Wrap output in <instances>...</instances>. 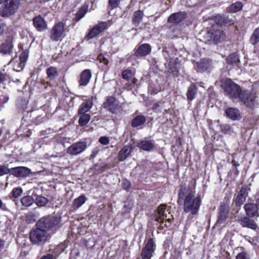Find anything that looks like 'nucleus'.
Listing matches in <instances>:
<instances>
[{"label": "nucleus", "instance_id": "obj_19", "mask_svg": "<svg viewBox=\"0 0 259 259\" xmlns=\"http://www.w3.org/2000/svg\"><path fill=\"white\" fill-rule=\"evenodd\" d=\"M226 115L230 119L236 120L241 118V115L239 110L236 108L230 107L225 110Z\"/></svg>", "mask_w": 259, "mask_h": 259}, {"label": "nucleus", "instance_id": "obj_30", "mask_svg": "<svg viewBox=\"0 0 259 259\" xmlns=\"http://www.w3.org/2000/svg\"><path fill=\"white\" fill-rule=\"evenodd\" d=\"M46 73L48 77L50 80H54L59 75L57 69L54 67H50L47 68L46 70Z\"/></svg>", "mask_w": 259, "mask_h": 259}, {"label": "nucleus", "instance_id": "obj_5", "mask_svg": "<svg viewBox=\"0 0 259 259\" xmlns=\"http://www.w3.org/2000/svg\"><path fill=\"white\" fill-rule=\"evenodd\" d=\"M59 221L56 217L48 216L42 218L36 223V227H40L46 231L57 225Z\"/></svg>", "mask_w": 259, "mask_h": 259}, {"label": "nucleus", "instance_id": "obj_21", "mask_svg": "<svg viewBox=\"0 0 259 259\" xmlns=\"http://www.w3.org/2000/svg\"><path fill=\"white\" fill-rule=\"evenodd\" d=\"M247 196V189L245 188H242L238 193V195L235 200V204L237 205L240 206L246 200V198Z\"/></svg>", "mask_w": 259, "mask_h": 259}, {"label": "nucleus", "instance_id": "obj_34", "mask_svg": "<svg viewBox=\"0 0 259 259\" xmlns=\"http://www.w3.org/2000/svg\"><path fill=\"white\" fill-rule=\"evenodd\" d=\"M34 199L30 195H27L23 197L21 199V202L23 206L25 207H29L34 203Z\"/></svg>", "mask_w": 259, "mask_h": 259}, {"label": "nucleus", "instance_id": "obj_36", "mask_svg": "<svg viewBox=\"0 0 259 259\" xmlns=\"http://www.w3.org/2000/svg\"><path fill=\"white\" fill-rule=\"evenodd\" d=\"M249 41L253 45H255L259 42V27L254 30L250 37Z\"/></svg>", "mask_w": 259, "mask_h": 259}, {"label": "nucleus", "instance_id": "obj_9", "mask_svg": "<svg viewBox=\"0 0 259 259\" xmlns=\"http://www.w3.org/2000/svg\"><path fill=\"white\" fill-rule=\"evenodd\" d=\"M108 26V24L106 22H101L99 23L90 30L87 36V39L89 40L96 37L101 33L107 29Z\"/></svg>", "mask_w": 259, "mask_h": 259}, {"label": "nucleus", "instance_id": "obj_15", "mask_svg": "<svg viewBox=\"0 0 259 259\" xmlns=\"http://www.w3.org/2000/svg\"><path fill=\"white\" fill-rule=\"evenodd\" d=\"M246 215L249 217H258V206L256 204L252 203L246 204L244 206Z\"/></svg>", "mask_w": 259, "mask_h": 259}, {"label": "nucleus", "instance_id": "obj_14", "mask_svg": "<svg viewBox=\"0 0 259 259\" xmlns=\"http://www.w3.org/2000/svg\"><path fill=\"white\" fill-rule=\"evenodd\" d=\"M229 211V207L225 203L222 204L220 207L219 215L217 220V224L224 223L228 218Z\"/></svg>", "mask_w": 259, "mask_h": 259}, {"label": "nucleus", "instance_id": "obj_2", "mask_svg": "<svg viewBox=\"0 0 259 259\" xmlns=\"http://www.w3.org/2000/svg\"><path fill=\"white\" fill-rule=\"evenodd\" d=\"M29 238L32 244L41 245L49 239L50 237L46 230L37 227L30 232Z\"/></svg>", "mask_w": 259, "mask_h": 259}, {"label": "nucleus", "instance_id": "obj_28", "mask_svg": "<svg viewBox=\"0 0 259 259\" xmlns=\"http://www.w3.org/2000/svg\"><path fill=\"white\" fill-rule=\"evenodd\" d=\"M9 64H12L14 67V70L17 72L22 70L25 65L24 63L19 61V59L17 60V58L12 59Z\"/></svg>", "mask_w": 259, "mask_h": 259}, {"label": "nucleus", "instance_id": "obj_26", "mask_svg": "<svg viewBox=\"0 0 259 259\" xmlns=\"http://www.w3.org/2000/svg\"><path fill=\"white\" fill-rule=\"evenodd\" d=\"M13 48L12 40H7L0 46V52L4 54H9L12 52Z\"/></svg>", "mask_w": 259, "mask_h": 259}, {"label": "nucleus", "instance_id": "obj_6", "mask_svg": "<svg viewBox=\"0 0 259 259\" xmlns=\"http://www.w3.org/2000/svg\"><path fill=\"white\" fill-rule=\"evenodd\" d=\"M156 245L152 238H149L143 248L141 256L142 259H150L154 253Z\"/></svg>", "mask_w": 259, "mask_h": 259}, {"label": "nucleus", "instance_id": "obj_35", "mask_svg": "<svg viewBox=\"0 0 259 259\" xmlns=\"http://www.w3.org/2000/svg\"><path fill=\"white\" fill-rule=\"evenodd\" d=\"M143 13L141 11H136L133 15V22L135 25H138L142 20Z\"/></svg>", "mask_w": 259, "mask_h": 259}, {"label": "nucleus", "instance_id": "obj_33", "mask_svg": "<svg viewBox=\"0 0 259 259\" xmlns=\"http://www.w3.org/2000/svg\"><path fill=\"white\" fill-rule=\"evenodd\" d=\"M88 10V6L84 5L82 6L76 14L74 20L75 21H78L80 19L83 17L87 13Z\"/></svg>", "mask_w": 259, "mask_h": 259}, {"label": "nucleus", "instance_id": "obj_38", "mask_svg": "<svg viewBox=\"0 0 259 259\" xmlns=\"http://www.w3.org/2000/svg\"><path fill=\"white\" fill-rule=\"evenodd\" d=\"M239 62V57L236 54H231L229 55L227 59V62L228 64H232L234 66L237 65Z\"/></svg>", "mask_w": 259, "mask_h": 259}, {"label": "nucleus", "instance_id": "obj_3", "mask_svg": "<svg viewBox=\"0 0 259 259\" xmlns=\"http://www.w3.org/2000/svg\"><path fill=\"white\" fill-rule=\"evenodd\" d=\"M20 0H6L0 8V15L3 17H9L17 11Z\"/></svg>", "mask_w": 259, "mask_h": 259}, {"label": "nucleus", "instance_id": "obj_56", "mask_svg": "<svg viewBox=\"0 0 259 259\" xmlns=\"http://www.w3.org/2000/svg\"><path fill=\"white\" fill-rule=\"evenodd\" d=\"M6 79V74L0 72V83L3 82Z\"/></svg>", "mask_w": 259, "mask_h": 259}, {"label": "nucleus", "instance_id": "obj_13", "mask_svg": "<svg viewBox=\"0 0 259 259\" xmlns=\"http://www.w3.org/2000/svg\"><path fill=\"white\" fill-rule=\"evenodd\" d=\"M194 67L198 72L208 71L211 68V61L206 59H201Z\"/></svg>", "mask_w": 259, "mask_h": 259}, {"label": "nucleus", "instance_id": "obj_4", "mask_svg": "<svg viewBox=\"0 0 259 259\" xmlns=\"http://www.w3.org/2000/svg\"><path fill=\"white\" fill-rule=\"evenodd\" d=\"M222 86L224 92L231 98H237L241 93L240 87L230 79L224 80Z\"/></svg>", "mask_w": 259, "mask_h": 259}, {"label": "nucleus", "instance_id": "obj_45", "mask_svg": "<svg viewBox=\"0 0 259 259\" xmlns=\"http://www.w3.org/2000/svg\"><path fill=\"white\" fill-rule=\"evenodd\" d=\"M35 203L38 206H43L48 203V199L45 197L38 196L36 199Z\"/></svg>", "mask_w": 259, "mask_h": 259}, {"label": "nucleus", "instance_id": "obj_42", "mask_svg": "<svg viewBox=\"0 0 259 259\" xmlns=\"http://www.w3.org/2000/svg\"><path fill=\"white\" fill-rule=\"evenodd\" d=\"M187 190V186L185 184L181 185L180 186V189L179 192V198L178 200V202L179 203L180 200L182 201L183 200L184 196L186 193Z\"/></svg>", "mask_w": 259, "mask_h": 259}, {"label": "nucleus", "instance_id": "obj_48", "mask_svg": "<svg viewBox=\"0 0 259 259\" xmlns=\"http://www.w3.org/2000/svg\"><path fill=\"white\" fill-rule=\"evenodd\" d=\"M132 75V71L131 70L127 69L124 70L122 73V77L123 79H127Z\"/></svg>", "mask_w": 259, "mask_h": 259}, {"label": "nucleus", "instance_id": "obj_60", "mask_svg": "<svg viewBox=\"0 0 259 259\" xmlns=\"http://www.w3.org/2000/svg\"><path fill=\"white\" fill-rule=\"evenodd\" d=\"M97 153H98V150L97 149H94L93 151V152H92L91 156L93 158H94L95 157H96V156L97 155Z\"/></svg>", "mask_w": 259, "mask_h": 259}, {"label": "nucleus", "instance_id": "obj_50", "mask_svg": "<svg viewBox=\"0 0 259 259\" xmlns=\"http://www.w3.org/2000/svg\"><path fill=\"white\" fill-rule=\"evenodd\" d=\"M9 172H10V169L5 165H0V176L7 174Z\"/></svg>", "mask_w": 259, "mask_h": 259}, {"label": "nucleus", "instance_id": "obj_64", "mask_svg": "<svg viewBox=\"0 0 259 259\" xmlns=\"http://www.w3.org/2000/svg\"><path fill=\"white\" fill-rule=\"evenodd\" d=\"M5 1L6 0H0V5L2 4L3 3V2H5Z\"/></svg>", "mask_w": 259, "mask_h": 259}, {"label": "nucleus", "instance_id": "obj_16", "mask_svg": "<svg viewBox=\"0 0 259 259\" xmlns=\"http://www.w3.org/2000/svg\"><path fill=\"white\" fill-rule=\"evenodd\" d=\"M93 99L94 98L92 97L84 100L81 104L78 110V114H84L89 111V110L92 107L93 104Z\"/></svg>", "mask_w": 259, "mask_h": 259}, {"label": "nucleus", "instance_id": "obj_52", "mask_svg": "<svg viewBox=\"0 0 259 259\" xmlns=\"http://www.w3.org/2000/svg\"><path fill=\"white\" fill-rule=\"evenodd\" d=\"M99 141L101 144L104 145H106L109 143V139L106 137H101Z\"/></svg>", "mask_w": 259, "mask_h": 259}, {"label": "nucleus", "instance_id": "obj_43", "mask_svg": "<svg viewBox=\"0 0 259 259\" xmlns=\"http://www.w3.org/2000/svg\"><path fill=\"white\" fill-rule=\"evenodd\" d=\"M225 33L223 31L220 30H218L215 31L214 33L213 34L214 39L218 41H222L225 38Z\"/></svg>", "mask_w": 259, "mask_h": 259}, {"label": "nucleus", "instance_id": "obj_49", "mask_svg": "<svg viewBox=\"0 0 259 259\" xmlns=\"http://www.w3.org/2000/svg\"><path fill=\"white\" fill-rule=\"evenodd\" d=\"M97 59L100 63H102L105 65L108 64V60L102 54L98 56Z\"/></svg>", "mask_w": 259, "mask_h": 259}, {"label": "nucleus", "instance_id": "obj_20", "mask_svg": "<svg viewBox=\"0 0 259 259\" xmlns=\"http://www.w3.org/2000/svg\"><path fill=\"white\" fill-rule=\"evenodd\" d=\"M151 51L150 45L148 44H144L138 48L135 54L136 56H145L148 55Z\"/></svg>", "mask_w": 259, "mask_h": 259}, {"label": "nucleus", "instance_id": "obj_22", "mask_svg": "<svg viewBox=\"0 0 259 259\" xmlns=\"http://www.w3.org/2000/svg\"><path fill=\"white\" fill-rule=\"evenodd\" d=\"M92 73L90 70L85 69L83 71L80 75V84L83 86L87 85L89 82Z\"/></svg>", "mask_w": 259, "mask_h": 259}, {"label": "nucleus", "instance_id": "obj_7", "mask_svg": "<svg viewBox=\"0 0 259 259\" xmlns=\"http://www.w3.org/2000/svg\"><path fill=\"white\" fill-rule=\"evenodd\" d=\"M65 32V24L62 22L55 24L50 33V38L54 41H57L63 36Z\"/></svg>", "mask_w": 259, "mask_h": 259}, {"label": "nucleus", "instance_id": "obj_41", "mask_svg": "<svg viewBox=\"0 0 259 259\" xmlns=\"http://www.w3.org/2000/svg\"><path fill=\"white\" fill-rule=\"evenodd\" d=\"M23 193V189L21 187H18L13 188L11 192V195L12 198H17L19 197Z\"/></svg>", "mask_w": 259, "mask_h": 259}, {"label": "nucleus", "instance_id": "obj_57", "mask_svg": "<svg viewBox=\"0 0 259 259\" xmlns=\"http://www.w3.org/2000/svg\"><path fill=\"white\" fill-rule=\"evenodd\" d=\"M53 255L48 254L47 255L44 256L41 259H53Z\"/></svg>", "mask_w": 259, "mask_h": 259}, {"label": "nucleus", "instance_id": "obj_46", "mask_svg": "<svg viewBox=\"0 0 259 259\" xmlns=\"http://www.w3.org/2000/svg\"><path fill=\"white\" fill-rule=\"evenodd\" d=\"M28 51L27 50L24 51L20 55L19 60L22 61L25 64L28 58Z\"/></svg>", "mask_w": 259, "mask_h": 259}, {"label": "nucleus", "instance_id": "obj_40", "mask_svg": "<svg viewBox=\"0 0 259 259\" xmlns=\"http://www.w3.org/2000/svg\"><path fill=\"white\" fill-rule=\"evenodd\" d=\"M82 115L79 119V123L80 125L83 126L86 125L91 119V116L89 114H81Z\"/></svg>", "mask_w": 259, "mask_h": 259}, {"label": "nucleus", "instance_id": "obj_29", "mask_svg": "<svg viewBox=\"0 0 259 259\" xmlns=\"http://www.w3.org/2000/svg\"><path fill=\"white\" fill-rule=\"evenodd\" d=\"M197 88L194 84H191L188 89L187 97L188 100L192 101L197 94Z\"/></svg>", "mask_w": 259, "mask_h": 259}, {"label": "nucleus", "instance_id": "obj_58", "mask_svg": "<svg viewBox=\"0 0 259 259\" xmlns=\"http://www.w3.org/2000/svg\"><path fill=\"white\" fill-rule=\"evenodd\" d=\"M0 208H2L4 210H7L6 206L5 204H3L1 199H0Z\"/></svg>", "mask_w": 259, "mask_h": 259}, {"label": "nucleus", "instance_id": "obj_62", "mask_svg": "<svg viewBox=\"0 0 259 259\" xmlns=\"http://www.w3.org/2000/svg\"><path fill=\"white\" fill-rule=\"evenodd\" d=\"M4 27V24L0 22V33H1L3 32Z\"/></svg>", "mask_w": 259, "mask_h": 259}, {"label": "nucleus", "instance_id": "obj_54", "mask_svg": "<svg viewBox=\"0 0 259 259\" xmlns=\"http://www.w3.org/2000/svg\"><path fill=\"white\" fill-rule=\"evenodd\" d=\"M119 3V0H109V5L113 8L117 7Z\"/></svg>", "mask_w": 259, "mask_h": 259}, {"label": "nucleus", "instance_id": "obj_32", "mask_svg": "<svg viewBox=\"0 0 259 259\" xmlns=\"http://www.w3.org/2000/svg\"><path fill=\"white\" fill-rule=\"evenodd\" d=\"M138 146L140 148L145 151H150L154 147L153 144L151 142L148 141H141L139 143Z\"/></svg>", "mask_w": 259, "mask_h": 259}, {"label": "nucleus", "instance_id": "obj_39", "mask_svg": "<svg viewBox=\"0 0 259 259\" xmlns=\"http://www.w3.org/2000/svg\"><path fill=\"white\" fill-rule=\"evenodd\" d=\"M215 21L217 24L223 25L230 23V21L228 17L220 15H217L215 18Z\"/></svg>", "mask_w": 259, "mask_h": 259}, {"label": "nucleus", "instance_id": "obj_23", "mask_svg": "<svg viewBox=\"0 0 259 259\" xmlns=\"http://www.w3.org/2000/svg\"><path fill=\"white\" fill-rule=\"evenodd\" d=\"M165 210L166 205L165 204H161L158 207L156 214V221L160 222V220H165V218L168 217L167 214L165 213Z\"/></svg>", "mask_w": 259, "mask_h": 259}, {"label": "nucleus", "instance_id": "obj_24", "mask_svg": "<svg viewBox=\"0 0 259 259\" xmlns=\"http://www.w3.org/2000/svg\"><path fill=\"white\" fill-rule=\"evenodd\" d=\"M240 224L243 227H247L255 230L257 228V225L255 222L247 217L243 218L240 221Z\"/></svg>", "mask_w": 259, "mask_h": 259}, {"label": "nucleus", "instance_id": "obj_11", "mask_svg": "<svg viewBox=\"0 0 259 259\" xmlns=\"http://www.w3.org/2000/svg\"><path fill=\"white\" fill-rule=\"evenodd\" d=\"M238 97L244 105L251 107L256 98L255 94L248 91L241 92Z\"/></svg>", "mask_w": 259, "mask_h": 259}, {"label": "nucleus", "instance_id": "obj_10", "mask_svg": "<svg viewBox=\"0 0 259 259\" xmlns=\"http://www.w3.org/2000/svg\"><path fill=\"white\" fill-rule=\"evenodd\" d=\"M87 147V143L84 141L76 142L67 149V153L72 156L77 155L82 153Z\"/></svg>", "mask_w": 259, "mask_h": 259}, {"label": "nucleus", "instance_id": "obj_17", "mask_svg": "<svg viewBox=\"0 0 259 259\" xmlns=\"http://www.w3.org/2000/svg\"><path fill=\"white\" fill-rule=\"evenodd\" d=\"M186 13L184 12H180L171 14L167 19L169 23H178L182 21L186 18Z\"/></svg>", "mask_w": 259, "mask_h": 259}, {"label": "nucleus", "instance_id": "obj_55", "mask_svg": "<svg viewBox=\"0 0 259 259\" xmlns=\"http://www.w3.org/2000/svg\"><path fill=\"white\" fill-rule=\"evenodd\" d=\"M122 187L124 189H127L130 187V182L127 180H123L122 182Z\"/></svg>", "mask_w": 259, "mask_h": 259}, {"label": "nucleus", "instance_id": "obj_8", "mask_svg": "<svg viewBox=\"0 0 259 259\" xmlns=\"http://www.w3.org/2000/svg\"><path fill=\"white\" fill-rule=\"evenodd\" d=\"M104 106L105 108L113 113H116L121 110L119 101L113 97H108L106 101L104 103Z\"/></svg>", "mask_w": 259, "mask_h": 259}, {"label": "nucleus", "instance_id": "obj_63", "mask_svg": "<svg viewBox=\"0 0 259 259\" xmlns=\"http://www.w3.org/2000/svg\"><path fill=\"white\" fill-rule=\"evenodd\" d=\"M232 164L234 165V166H238L239 165V164L238 163V162L236 161L235 160H232Z\"/></svg>", "mask_w": 259, "mask_h": 259}, {"label": "nucleus", "instance_id": "obj_44", "mask_svg": "<svg viewBox=\"0 0 259 259\" xmlns=\"http://www.w3.org/2000/svg\"><path fill=\"white\" fill-rule=\"evenodd\" d=\"M221 130L226 134H231L234 133V128L229 124H223L221 126Z\"/></svg>", "mask_w": 259, "mask_h": 259}, {"label": "nucleus", "instance_id": "obj_1", "mask_svg": "<svg viewBox=\"0 0 259 259\" xmlns=\"http://www.w3.org/2000/svg\"><path fill=\"white\" fill-rule=\"evenodd\" d=\"M194 193V191H191L186 195L184 202V211L193 215L196 214L198 211L201 202L200 196H195Z\"/></svg>", "mask_w": 259, "mask_h": 259}, {"label": "nucleus", "instance_id": "obj_18", "mask_svg": "<svg viewBox=\"0 0 259 259\" xmlns=\"http://www.w3.org/2000/svg\"><path fill=\"white\" fill-rule=\"evenodd\" d=\"M33 23L34 26L39 31H42L47 28V25L45 21L39 16L35 17L33 18Z\"/></svg>", "mask_w": 259, "mask_h": 259}, {"label": "nucleus", "instance_id": "obj_61", "mask_svg": "<svg viewBox=\"0 0 259 259\" xmlns=\"http://www.w3.org/2000/svg\"><path fill=\"white\" fill-rule=\"evenodd\" d=\"M4 245H5L4 241H3L0 239V250H1L2 249H3L4 248Z\"/></svg>", "mask_w": 259, "mask_h": 259}, {"label": "nucleus", "instance_id": "obj_53", "mask_svg": "<svg viewBox=\"0 0 259 259\" xmlns=\"http://www.w3.org/2000/svg\"><path fill=\"white\" fill-rule=\"evenodd\" d=\"M163 104V102H161L156 103L153 105L152 109L155 111H158L159 110V109L162 107Z\"/></svg>", "mask_w": 259, "mask_h": 259}, {"label": "nucleus", "instance_id": "obj_47", "mask_svg": "<svg viewBox=\"0 0 259 259\" xmlns=\"http://www.w3.org/2000/svg\"><path fill=\"white\" fill-rule=\"evenodd\" d=\"M159 222L162 227H163V226L168 227L170 226L171 220L170 218L167 217V218H165V220H162V221L160 220Z\"/></svg>", "mask_w": 259, "mask_h": 259}, {"label": "nucleus", "instance_id": "obj_37", "mask_svg": "<svg viewBox=\"0 0 259 259\" xmlns=\"http://www.w3.org/2000/svg\"><path fill=\"white\" fill-rule=\"evenodd\" d=\"M243 7V5L241 2H236L233 4L229 7V11L231 13H236L240 11Z\"/></svg>", "mask_w": 259, "mask_h": 259}, {"label": "nucleus", "instance_id": "obj_31", "mask_svg": "<svg viewBox=\"0 0 259 259\" xmlns=\"http://www.w3.org/2000/svg\"><path fill=\"white\" fill-rule=\"evenodd\" d=\"M146 121V118L144 116L140 115L136 116L132 122V125L133 127H138L143 124Z\"/></svg>", "mask_w": 259, "mask_h": 259}, {"label": "nucleus", "instance_id": "obj_12", "mask_svg": "<svg viewBox=\"0 0 259 259\" xmlns=\"http://www.w3.org/2000/svg\"><path fill=\"white\" fill-rule=\"evenodd\" d=\"M10 172L17 178H25L29 177L31 174L30 169L25 166H18L10 169Z\"/></svg>", "mask_w": 259, "mask_h": 259}, {"label": "nucleus", "instance_id": "obj_27", "mask_svg": "<svg viewBox=\"0 0 259 259\" xmlns=\"http://www.w3.org/2000/svg\"><path fill=\"white\" fill-rule=\"evenodd\" d=\"M131 152V148L128 146L123 147L119 152L118 159L122 161L124 160L130 155Z\"/></svg>", "mask_w": 259, "mask_h": 259}, {"label": "nucleus", "instance_id": "obj_25", "mask_svg": "<svg viewBox=\"0 0 259 259\" xmlns=\"http://www.w3.org/2000/svg\"><path fill=\"white\" fill-rule=\"evenodd\" d=\"M87 199L85 195L81 194L73 200L72 204V208L75 210L78 209L86 202Z\"/></svg>", "mask_w": 259, "mask_h": 259}, {"label": "nucleus", "instance_id": "obj_59", "mask_svg": "<svg viewBox=\"0 0 259 259\" xmlns=\"http://www.w3.org/2000/svg\"><path fill=\"white\" fill-rule=\"evenodd\" d=\"M32 218L33 219V222H34L36 219V217L34 214L31 213L29 214L27 216V219H28V218Z\"/></svg>", "mask_w": 259, "mask_h": 259}, {"label": "nucleus", "instance_id": "obj_51", "mask_svg": "<svg viewBox=\"0 0 259 259\" xmlns=\"http://www.w3.org/2000/svg\"><path fill=\"white\" fill-rule=\"evenodd\" d=\"M236 259H249V256L247 253L242 252L239 253L236 256Z\"/></svg>", "mask_w": 259, "mask_h": 259}]
</instances>
